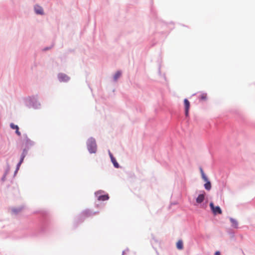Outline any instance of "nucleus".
<instances>
[{
    "mask_svg": "<svg viewBox=\"0 0 255 255\" xmlns=\"http://www.w3.org/2000/svg\"><path fill=\"white\" fill-rule=\"evenodd\" d=\"M177 204V202H172L171 203L170 206H172L173 205H176Z\"/></svg>",
    "mask_w": 255,
    "mask_h": 255,
    "instance_id": "obj_25",
    "label": "nucleus"
},
{
    "mask_svg": "<svg viewBox=\"0 0 255 255\" xmlns=\"http://www.w3.org/2000/svg\"><path fill=\"white\" fill-rule=\"evenodd\" d=\"M128 251H129V250H128V248H127L126 250L123 251V253H122V255H125V253H126V251L128 252Z\"/></svg>",
    "mask_w": 255,
    "mask_h": 255,
    "instance_id": "obj_23",
    "label": "nucleus"
},
{
    "mask_svg": "<svg viewBox=\"0 0 255 255\" xmlns=\"http://www.w3.org/2000/svg\"><path fill=\"white\" fill-rule=\"evenodd\" d=\"M59 79L61 81L66 82L69 80V78L65 74H60L58 76Z\"/></svg>",
    "mask_w": 255,
    "mask_h": 255,
    "instance_id": "obj_11",
    "label": "nucleus"
},
{
    "mask_svg": "<svg viewBox=\"0 0 255 255\" xmlns=\"http://www.w3.org/2000/svg\"><path fill=\"white\" fill-rule=\"evenodd\" d=\"M211 210L215 215L222 214L221 208L219 206H215L213 202H211L209 204Z\"/></svg>",
    "mask_w": 255,
    "mask_h": 255,
    "instance_id": "obj_5",
    "label": "nucleus"
},
{
    "mask_svg": "<svg viewBox=\"0 0 255 255\" xmlns=\"http://www.w3.org/2000/svg\"><path fill=\"white\" fill-rule=\"evenodd\" d=\"M26 142L27 143H29L30 145H32L33 142L30 139H27Z\"/></svg>",
    "mask_w": 255,
    "mask_h": 255,
    "instance_id": "obj_20",
    "label": "nucleus"
},
{
    "mask_svg": "<svg viewBox=\"0 0 255 255\" xmlns=\"http://www.w3.org/2000/svg\"><path fill=\"white\" fill-rule=\"evenodd\" d=\"M95 206L97 208L102 209L104 208V204L101 203H98L97 202H96L95 203Z\"/></svg>",
    "mask_w": 255,
    "mask_h": 255,
    "instance_id": "obj_17",
    "label": "nucleus"
},
{
    "mask_svg": "<svg viewBox=\"0 0 255 255\" xmlns=\"http://www.w3.org/2000/svg\"><path fill=\"white\" fill-rule=\"evenodd\" d=\"M10 126L11 128L15 129V132L18 135L20 136L21 135V133L19 131V128L17 125H15L14 124L11 123Z\"/></svg>",
    "mask_w": 255,
    "mask_h": 255,
    "instance_id": "obj_13",
    "label": "nucleus"
},
{
    "mask_svg": "<svg viewBox=\"0 0 255 255\" xmlns=\"http://www.w3.org/2000/svg\"><path fill=\"white\" fill-rule=\"evenodd\" d=\"M200 173L201 174V175H205L204 173L203 172V170L201 167L200 168Z\"/></svg>",
    "mask_w": 255,
    "mask_h": 255,
    "instance_id": "obj_21",
    "label": "nucleus"
},
{
    "mask_svg": "<svg viewBox=\"0 0 255 255\" xmlns=\"http://www.w3.org/2000/svg\"><path fill=\"white\" fill-rule=\"evenodd\" d=\"M184 104L185 109V115L186 117H187L188 116L190 106V102L187 99H185L184 100Z\"/></svg>",
    "mask_w": 255,
    "mask_h": 255,
    "instance_id": "obj_8",
    "label": "nucleus"
},
{
    "mask_svg": "<svg viewBox=\"0 0 255 255\" xmlns=\"http://www.w3.org/2000/svg\"><path fill=\"white\" fill-rule=\"evenodd\" d=\"M24 157H25L24 153H23L22 155H21L20 161L19 164H21L22 163V162L23 161V160Z\"/></svg>",
    "mask_w": 255,
    "mask_h": 255,
    "instance_id": "obj_19",
    "label": "nucleus"
},
{
    "mask_svg": "<svg viewBox=\"0 0 255 255\" xmlns=\"http://www.w3.org/2000/svg\"><path fill=\"white\" fill-rule=\"evenodd\" d=\"M207 95L206 93H202L199 96V99L200 101H206L207 100Z\"/></svg>",
    "mask_w": 255,
    "mask_h": 255,
    "instance_id": "obj_16",
    "label": "nucleus"
},
{
    "mask_svg": "<svg viewBox=\"0 0 255 255\" xmlns=\"http://www.w3.org/2000/svg\"><path fill=\"white\" fill-rule=\"evenodd\" d=\"M215 255H221V253L219 251H216L215 253Z\"/></svg>",
    "mask_w": 255,
    "mask_h": 255,
    "instance_id": "obj_24",
    "label": "nucleus"
},
{
    "mask_svg": "<svg viewBox=\"0 0 255 255\" xmlns=\"http://www.w3.org/2000/svg\"><path fill=\"white\" fill-rule=\"evenodd\" d=\"M176 248L178 250H182L183 249V243L182 240H179L176 243Z\"/></svg>",
    "mask_w": 255,
    "mask_h": 255,
    "instance_id": "obj_15",
    "label": "nucleus"
},
{
    "mask_svg": "<svg viewBox=\"0 0 255 255\" xmlns=\"http://www.w3.org/2000/svg\"><path fill=\"white\" fill-rule=\"evenodd\" d=\"M121 72H120V71L117 72L114 77L115 80V81L117 80V79L121 76Z\"/></svg>",
    "mask_w": 255,
    "mask_h": 255,
    "instance_id": "obj_18",
    "label": "nucleus"
},
{
    "mask_svg": "<svg viewBox=\"0 0 255 255\" xmlns=\"http://www.w3.org/2000/svg\"><path fill=\"white\" fill-rule=\"evenodd\" d=\"M95 196L99 201H104L109 199L108 194L105 193L104 191L101 190L95 192Z\"/></svg>",
    "mask_w": 255,
    "mask_h": 255,
    "instance_id": "obj_3",
    "label": "nucleus"
},
{
    "mask_svg": "<svg viewBox=\"0 0 255 255\" xmlns=\"http://www.w3.org/2000/svg\"><path fill=\"white\" fill-rule=\"evenodd\" d=\"M99 213V211H94L91 209H86L83 211L75 219L74 221V225L77 227L78 224H80L84 221L85 218L95 215Z\"/></svg>",
    "mask_w": 255,
    "mask_h": 255,
    "instance_id": "obj_2",
    "label": "nucleus"
},
{
    "mask_svg": "<svg viewBox=\"0 0 255 255\" xmlns=\"http://www.w3.org/2000/svg\"><path fill=\"white\" fill-rule=\"evenodd\" d=\"M201 206L202 208H205L206 207V203L205 204L203 203Z\"/></svg>",
    "mask_w": 255,
    "mask_h": 255,
    "instance_id": "obj_26",
    "label": "nucleus"
},
{
    "mask_svg": "<svg viewBox=\"0 0 255 255\" xmlns=\"http://www.w3.org/2000/svg\"><path fill=\"white\" fill-rule=\"evenodd\" d=\"M6 176H2L1 178V182H4L5 180V179H6Z\"/></svg>",
    "mask_w": 255,
    "mask_h": 255,
    "instance_id": "obj_22",
    "label": "nucleus"
},
{
    "mask_svg": "<svg viewBox=\"0 0 255 255\" xmlns=\"http://www.w3.org/2000/svg\"><path fill=\"white\" fill-rule=\"evenodd\" d=\"M23 208V207L22 206H20L16 208H12L11 209V214L13 215H17L22 210Z\"/></svg>",
    "mask_w": 255,
    "mask_h": 255,
    "instance_id": "obj_9",
    "label": "nucleus"
},
{
    "mask_svg": "<svg viewBox=\"0 0 255 255\" xmlns=\"http://www.w3.org/2000/svg\"><path fill=\"white\" fill-rule=\"evenodd\" d=\"M34 10L37 14L41 15L44 14L42 7L38 5H36L34 6Z\"/></svg>",
    "mask_w": 255,
    "mask_h": 255,
    "instance_id": "obj_10",
    "label": "nucleus"
},
{
    "mask_svg": "<svg viewBox=\"0 0 255 255\" xmlns=\"http://www.w3.org/2000/svg\"><path fill=\"white\" fill-rule=\"evenodd\" d=\"M110 155L111 161H112V163H113L114 166L116 168H118L119 167V165L118 163L117 162V161H116V159L114 157V156H113V155L111 153L110 154Z\"/></svg>",
    "mask_w": 255,
    "mask_h": 255,
    "instance_id": "obj_14",
    "label": "nucleus"
},
{
    "mask_svg": "<svg viewBox=\"0 0 255 255\" xmlns=\"http://www.w3.org/2000/svg\"><path fill=\"white\" fill-rule=\"evenodd\" d=\"M87 146L89 151L90 153H95L97 149V145L95 140L91 138L88 139Z\"/></svg>",
    "mask_w": 255,
    "mask_h": 255,
    "instance_id": "obj_4",
    "label": "nucleus"
},
{
    "mask_svg": "<svg viewBox=\"0 0 255 255\" xmlns=\"http://www.w3.org/2000/svg\"><path fill=\"white\" fill-rule=\"evenodd\" d=\"M40 220L39 230L41 233H44L48 225V213L45 210H39L37 212Z\"/></svg>",
    "mask_w": 255,
    "mask_h": 255,
    "instance_id": "obj_1",
    "label": "nucleus"
},
{
    "mask_svg": "<svg viewBox=\"0 0 255 255\" xmlns=\"http://www.w3.org/2000/svg\"><path fill=\"white\" fill-rule=\"evenodd\" d=\"M205 193L204 191L202 193L199 194L196 199V201L198 204H201L205 200Z\"/></svg>",
    "mask_w": 255,
    "mask_h": 255,
    "instance_id": "obj_7",
    "label": "nucleus"
},
{
    "mask_svg": "<svg viewBox=\"0 0 255 255\" xmlns=\"http://www.w3.org/2000/svg\"><path fill=\"white\" fill-rule=\"evenodd\" d=\"M230 221L232 223V227H233L234 228H236V229L238 228V222L236 219H235L232 217H230Z\"/></svg>",
    "mask_w": 255,
    "mask_h": 255,
    "instance_id": "obj_12",
    "label": "nucleus"
},
{
    "mask_svg": "<svg viewBox=\"0 0 255 255\" xmlns=\"http://www.w3.org/2000/svg\"><path fill=\"white\" fill-rule=\"evenodd\" d=\"M202 179L205 182L204 185V188L206 190L209 191L211 189V183L208 179V176H201Z\"/></svg>",
    "mask_w": 255,
    "mask_h": 255,
    "instance_id": "obj_6",
    "label": "nucleus"
}]
</instances>
